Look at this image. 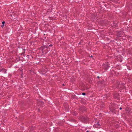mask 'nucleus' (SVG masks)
<instances>
[{
    "label": "nucleus",
    "instance_id": "f257e3e1",
    "mask_svg": "<svg viewBox=\"0 0 132 132\" xmlns=\"http://www.w3.org/2000/svg\"><path fill=\"white\" fill-rule=\"evenodd\" d=\"M40 50L43 54H46L50 51V48L46 45L41 46Z\"/></svg>",
    "mask_w": 132,
    "mask_h": 132
},
{
    "label": "nucleus",
    "instance_id": "f03ea898",
    "mask_svg": "<svg viewBox=\"0 0 132 132\" xmlns=\"http://www.w3.org/2000/svg\"><path fill=\"white\" fill-rule=\"evenodd\" d=\"M88 117L87 116L82 117L81 118V121L83 122L87 123L88 122Z\"/></svg>",
    "mask_w": 132,
    "mask_h": 132
},
{
    "label": "nucleus",
    "instance_id": "7ed1b4c3",
    "mask_svg": "<svg viewBox=\"0 0 132 132\" xmlns=\"http://www.w3.org/2000/svg\"><path fill=\"white\" fill-rule=\"evenodd\" d=\"M124 85L125 84H121V82L120 84L119 83V84L118 85L117 88H120L123 89L125 87Z\"/></svg>",
    "mask_w": 132,
    "mask_h": 132
},
{
    "label": "nucleus",
    "instance_id": "20e7f679",
    "mask_svg": "<svg viewBox=\"0 0 132 132\" xmlns=\"http://www.w3.org/2000/svg\"><path fill=\"white\" fill-rule=\"evenodd\" d=\"M114 97L115 98H117L118 100L119 99V95L118 93H116L114 94Z\"/></svg>",
    "mask_w": 132,
    "mask_h": 132
},
{
    "label": "nucleus",
    "instance_id": "39448f33",
    "mask_svg": "<svg viewBox=\"0 0 132 132\" xmlns=\"http://www.w3.org/2000/svg\"><path fill=\"white\" fill-rule=\"evenodd\" d=\"M86 108L84 106L81 107L79 109V110L81 111H85L86 110Z\"/></svg>",
    "mask_w": 132,
    "mask_h": 132
},
{
    "label": "nucleus",
    "instance_id": "423d86ee",
    "mask_svg": "<svg viewBox=\"0 0 132 132\" xmlns=\"http://www.w3.org/2000/svg\"><path fill=\"white\" fill-rule=\"evenodd\" d=\"M101 125L100 124L98 123H96L94 125L93 127L94 128H97L99 127Z\"/></svg>",
    "mask_w": 132,
    "mask_h": 132
},
{
    "label": "nucleus",
    "instance_id": "0eeeda50",
    "mask_svg": "<svg viewBox=\"0 0 132 132\" xmlns=\"http://www.w3.org/2000/svg\"><path fill=\"white\" fill-rule=\"evenodd\" d=\"M109 68V67L107 64H106L104 66V68L106 70H107Z\"/></svg>",
    "mask_w": 132,
    "mask_h": 132
},
{
    "label": "nucleus",
    "instance_id": "6e6552de",
    "mask_svg": "<svg viewBox=\"0 0 132 132\" xmlns=\"http://www.w3.org/2000/svg\"><path fill=\"white\" fill-rule=\"evenodd\" d=\"M118 33L119 34L118 36L119 37H122V35H123V34L124 33V32H118Z\"/></svg>",
    "mask_w": 132,
    "mask_h": 132
},
{
    "label": "nucleus",
    "instance_id": "1a4fd4ad",
    "mask_svg": "<svg viewBox=\"0 0 132 132\" xmlns=\"http://www.w3.org/2000/svg\"><path fill=\"white\" fill-rule=\"evenodd\" d=\"M127 68L129 70H131V68L129 66H128L127 67Z\"/></svg>",
    "mask_w": 132,
    "mask_h": 132
},
{
    "label": "nucleus",
    "instance_id": "9d476101",
    "mask_svg": "<svg viewBox=\"0 0 132 132\" xmlns=\"http://www.w3.org/2000/svg\"><path fill=\"white\" fill-rule=\"evenodd\" d=\"M23 50V52L22 53H21V54H24L25 53V49H24Z\"/></svg>",
    "mask_w": 132,
    "mask_h": 132
},
{
    "label": "nucleus",
    "instance_id": "9b49d317",
    "mask_svg": "<svg viewBox=\"0 0 132 132\" xmlns=\"http://www.w3.org/2000/svg\"><path fill=\"white\" fill-rule=\"evenodd\" d=\"M52 10H50V9H49L48 10V11H47L48 12H52Z\"/></svg>",
    "mask_w": 132,
    "mask_h": 132
},
{
    "label": "nucleus",
    "instance_id": "f8f14e48",
    "mask_svg": "<svg viewBox=\"0 0 132 132\" xmlns=\"http://www.w3.org/2000/svg\"><path fill=\"white\" fill-rule=\"evenodd\" d=\"M46 46H48V47H49V46H50V47H52V46H53V45L52 44H50V45H46Z\"/></svg>",
    "mask_w": 132,
    "mask_h": 132
},
{
    "label": "nucleus",
    "instance_id": "ddd939ff",
    "mask_svg": "<svg viewBox=\"0 0 132 132\" xmlns=\"http://www.w3.org/2000/svg\"><path fill=\"white\" fill-rule=\"evenodd\" d=\"M5 23V22H4V21H3V22H2V24H3V25H2V26H1V27H3V26H4V23Z\"/></svg>",
    "mask_w": 132,
    "mask_h": 132
},
{
    "label": "nucleus",
    "instance_id": "4468645a",
    "mask_svg": "<svg viewBox=\"0 0 132 132\" xmlns=\"http://www.w3.org/2000/svg\"><path fill=\"white\" fill-rule=\"evenodd\" d=\"M23 73H21V74L20 75V76H21V78H23Z\"/></svg>",
    "mask_w": 132,
    "mask_h": 132
},
{
    "label": "nucleus",
    "instance_id": "2eb2a0df",
    "mask_svg": "<svg viewBox=\"0 0 132 132\" xmlns=\"http://www.w3.org/2000/svg\"><path fill=\"white\" fill-rule=\"evenodd\" d=\"M82 95H86V93H82Z\"/></svg>",
    "mask_w": 132,
    "mask_h": 132
},
{
    "label": "nucleus",
    "instance_id": "dca6fc26",
    "mask_svg": "<svg viewBox=\"0 0 132 132\" xmlns=\"http://www.w3.org/2000/svg\"><path fill=\"white\" fill-rule=\"evenodd\" d=\"M74 97L73 98H76V96L75 95H74L73 96Z\"/></svg>",
    "mask_w": 132,
    "mask_h": 132
},
{
    "label": "nucleus",
    "instance_id": "f3484780",
    "mask_svg": "<svg viewBox=\"0 0 132 132\" xmlns=\"http://www.w3.org/2000/svg\"><path fill=\"white\" fill-rule=\"evenodd\" d=\"M122 109V108H121V107H120V108H119V109H120V110H121V109Z\"/></svg>",
    "mask_w": 132,
    "mask_h": 132
},
{
    "label": "nucleus",
    "instance_id": "a211bd4d",
    "mask_svg": "<svg viewBox=\"0 0 132 132\" xmlns=\"http://www.w3.org/2000/svg\"><path fill=\"white\" fill-rule=\"evenodd\" d=\"M97 78H99L100 77L99 76H97Z\"/></svg>",
    "mask_w": 132,
    "mask_h": 132
},
{
    "label": "nucleus",
    "instance_id": "6ab92c4d",
    "mask_svg": "<svg viewBox=\"0 0 132 132\" xmlns=\"http://www.w3.org/2000/svg\"><path fill=\"white\" fill-rule=\"evenodd\" d=\"M62 85L63 86H65V85L64 84H62Z\"/></svg>",
    "mask_w": 132,
    "mask_h": 132
},
{
    "label": "nucleus",
    "instance_id": "aec40b11",
    "mask_svg": "<svg viewBox=\"0 0 132 132\" xmlns=\"http://www.w3.org/2000/svg\"><path fill=\"white\" fill-rule=\"evenodd\" d=\"M9 16H12V15L11 14Z\"/></svg>",
    "mask_w": 132,
    "mask_h": 132
},
{
    "label": "nucleus",
    "instance_id": "412c9836",
    "mask_svg": "<svg viewBox=\"0 0 132 132\" xmlns=\"http://www.w3.org/2000/svg\"><path fill=\"white\" fill-rule=\"evenodd\" d=\"M89 132V131L88 130H87L86 131V132Z\"/></svg>",
    "mask_w": 132,
    "mask_h": 132
},
{
    "label": "nucleus",
    "instance_id": "4be33fe9",
    "mask_svg": "<svg viewBox=\"0 0 132 132\" xmlns=\"http://www.w3.org/2000/svg\"><path fill=\"white\" fill-rule=\"evenodd\" d=\"M111 108H110V110H111Z\"/></svg>",
    "mask_w": 132,
    "mask_h": 132
},
{
    "label": "nucleus",
    "instance_id": "5701e85b",
    "mask_svg": "<svg viewBox=\"0 0 132 132\" xmlns=\"http://www.w3.org/2000/svg\"><path fill=\"white\" fill-rule=\"evenodd\" d=\"M92 57V55H91V57Z\"/></svg>",
    "mask_w": 132,
    "mask_h": 132
},
{
    "label": "nucleus",
    "instance_id": "b1692460",
    "mask_svg": "<svg viewBox=\"0 0 132 132\" xmlns=\"http://www.w3.org/2000/svg\"><path fill=\"white\" fill-rule=\"evenodd\" d=\"M27 56H29V55H28Z\"/></svg>",
    "mask_w": 132,
    "mask_h": 132
}]
</instances>
